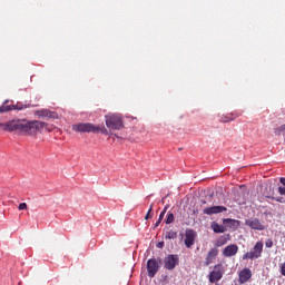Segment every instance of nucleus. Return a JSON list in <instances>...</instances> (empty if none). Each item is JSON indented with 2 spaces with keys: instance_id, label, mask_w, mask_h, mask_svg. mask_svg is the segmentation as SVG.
I'll list each match as a JSON object with an SVG mask.
<instances>
[{
  "instance_id": "obj_4",
  "label": "nucleus",
  "mask_w": 285,
  "mask_h": 285,
  "mask_svg": "<svg viewBox=\"0 0 285 285\" xmlns=\"http://www.w3.org/2000/svg\"><path fill=\"white\" fill-rule=\"evenodd\" d=\"M264 253V243L257 242L252 252H247L243 255V259H259Z\"/></svg>"
},
{
  "instance_id": "obj_26",
  "label": "nucleus",
  "mask_w": 285,
  "mask_h": 285,
  "mask_svg": "<svg viewBox=\"0 0 285 285\" xmlns=\"http://www.w3.org/2000/svg\"><path fill=\"white\" fill-rule=\"evenodd\" d=\"M168 210V207H165L164 209H163V212L160 213V215H159V218L158 219H160V220H163L164 219V217H165V215H166V212Z\"/></svg>"
},
{
  "instance_id": "obj_1",
  "label": "nucleus",
  "mask_w": 285,
  "mask_h": 285,
  "mask_svg": "<svg viewBox=\"0 0 285 285\" xmlns=\"http://www.w3.org/2000/svg\"><path fill=\"white\" fill-rule=\"evenodd\" d=\"M47 126L48 124L43 121H28L26 119H12L7 122H0L2 130L6 132H16V135H37Z\"/></svg>"
},
{
  "instance_id": "obj_32",
  "label": "nucleus",
  "mask_w": 285,
  "mask_h": 285,
  "mask_svg": "<svg viewBox=\"0 0 285 285\" xmlns=\"http://www.w3.org/2000/svg\"><path fill=\"white\" fill-rule=\"evenodd\" d=\"M159 224H161V220L158 218V220L155 224V228H157V226H159Z\"/></svg>"
},
{
  "instance_id": "obj_21",
  "label": "nucleus",
  "mask_w": 285,
  "mask_h": 285,
  "mask_svg": "<svg viewBox=\"0 0 285 285\" xmlns=\"http://www.w3.org/2000/svg\"><path fill=\"white\" fill-rule=\"evenodd\" d=\"M165 222L166 224H173V222H175V215L173 213H169Z\"/></svg>"
},
{
  "instance_id": "obj_24",
  "label": "nucleus",
  "mask_w": 285,
  "mask_h": 285,
  "mask_svg": "<svg viewBox=\"0 0 285 285\" xmlns=\"http://www.w3.org/2000/svg\"><path fill=\"white\" fill-rule=\"evenodd\" d=\"M279 273H281V275H283V277H285V263H282L279 265Z\"/></svg>"
},
{
  "instance_id": "obj_27",
  "label": "nucleus",
  "mask_w": 285,
  "mask_h": 285,
  "mask_svg": "<svg viewBox=\"0 0 285 285\" xmlns=\"http://www.w3.org/2000/svg\"><path fill=\"white\" fill-rule=\"evenodd\" d=\"M265 246H266V248H273V239H267L265 242Z\"/></svg>"
},
{
  "instance_id": "obj_29",
  "label": "nucleus",
  "mask_w": 285,
  "mask_h": 285,
  "mask_svg": "<svg viewBox=\"0 0 285 285\" xmlns=\"http://www.w3.org/2000/svg\"><path fill=\"white\" fill-rule=\"evenodd\" d=\"M278 193H279V195H285V187L279 186Z\"/></svg>"
},
{
  "instance_id": "obj_19",
  "label": "nucleus",
  "mask_w": 285,
  "mask_h": 285,
  "mask_svg": "<svg viewBox=\"0 0 285 285\" xmlns=\"http://www.w3.org/2000/svg\"><path fill=\"white\" fill-rule=\"evenodd\" d=\"M165 239H177V232L169 229L165 233Z\"/></svg>"
},
{
  "instance_id": "obj_11",
  "label": "nucleus",
  "mask_w": 285,
  "mask_h": 285,
  "mask_svg": "<svg viewBox=\"0 0 285 285\" xmlns=\"http://www.w3.org/2000/svg\"><path fill=\"white\" fill-rule=\"evenodd\" d=\"M253 277V272L250 268L245 267L238 273V282L239 284H246Z\"/></svg>"
},
{
  "instance_id": "obj_2",
  "label": "nucleus",
  "mask_w": 285,
  "mask_h": 285,
  "mask_svg": "<svg viewBox=\"0 0 285 285\" xmlns=\"http://www.w3.org/2000/svg\"><path fill=\"white\" fill-rule=\"evenodd\" d=\"M105 122L109 130H121L124 128V119L117 114L105 116Z\"/></svg>"
},
{
  "instance_id": "obj_13",
  "label": "nucleus",
  "mask_w": 285,
  "mask_h": 285,
  "mask_svg": "<svg viewBox=\"0 0 285 285\" xmlns=\"http://www.w3.org/2000/svg\"><path fill=\"white\" fill-rule=\"evenodd\" d=\"M217 255H219V249L217 248H212L209 249L206 258H205V266H210L217 259Z\"/></svg>"
},
{
  "instance_id": "obj_28",
  "label": "nucleus",
  "mask_w": 285,
  "mask_h": 285,
  "mask_svg": "<svg viewBox=\"0 0 285 285\" xmlns=\"http://www.w3.org/2000/svg\"><path fill=\"white\" fill-rule=\"evenodd\" d=\"M274 202H278V204H284V198L283 197H276V198H274Z\"/></svg>"
},
{
  "instance_id": "obj_15",
  "label": "nucleus",
  "mask_w": 285,
  "mask_h": 285,
  "mask_svg": "<svg viewBox=\"0 0 285 285\" xmlns=\"http://www.w3.org/2000/svg\"><path fill=\"white\" fill-rule=\"evenodd\" d=\"M246 226H249L253 230H264V225L257 218H250L245 222Z\"/></svg>"
},
{
  "instance_id": "obj_6",
  "label": "nucleus",
  "mask_w": 285,
  "mask_h": 285,
  "mask_svg": "<svg viewBox=\"0 0 285 285\" xmlns=\"http://www.w3.org/2000/svg\"><path fill=\"white\" fill-rule=\"evenodd\" d=\"M224 266L222 264H217L214 266V271H212L208 275V279L210 284H215L224 277Z\"/></svg>"
},
{
  "instance_id": "obj_9",
  "label": "nucleus",
  "mask_w": 285,
  "mask_h": 285,
  "mask_svg": "<svg viewBox=\"0 0 285 285\" xmlns=\"http://www.w3.org/2000/svg\"><path fill=\"white\" fill-rule=\"evenodd\" d=\"M218 117H219L220 124H230V121H235V119H237V117H242V112L233 111L230 114H223Z\"/></svg>"
},
{
  "instance_id": "obj_14",
  "label": "nucleus",
  "mask_w": 285,
  "mask_h": 285,
  "mask_svg": "<svg viewBox=\"0 0 285 285\" xmlns=\"http://www.w3.org/2000/svg\"><path fill=\"white\" fill-rule=\"evenodd\" d=\"M239 250V247L236 244L228 245L224 248L223 255L224 257H235Z\"/></svg>"
},
{
  "instance_id": "obj_18",
  "label": "nucleus",
  "mask_w": 285,
  "mask_h": 285,
  "mask_svg": "<svg viewBox=\"0 0 285 285\" xmlns=\"http://www.w3.org/2000/svg\"><path fill=\"white\" fill-rule=\"evenodd\" d=\"M210 228L214 230V233H226L224 225H219L217 222H213Z\"/></svg>"
},
{
  "instance_id": "obj_17",
  "label": "nucleus",
  "mask_w": 285,
  "mask_h": 285,
  "mask_svg": "<svg viewBox=\"0 0 285 285\" xmlns=\"http://www.w3.org/2000/svg\"><path fill=\"white\" fill-rule=\"evenodd\" d=\"M223 224L228 226V228H232V230H237V228H239V224L242 223L237 219L224 218Z\"/></svg>"
},
{
  "instance_id": "obj_7",
  "label": "nucleus",
  "mask_w": 285,
  "mask_h": 285,
  "mask_svg": "<svg viewBox=\"0 0 285 285\" xmlns=\"http://www.w3.org/2000/svg\"><path fill=\"white\" fill-rule=\"evenodd\" d=\"M179 266V256L175 254H169L164 258V268L166 271H175Z\"/></svg>"
},
{
  "instance_id": "obj_30",
  "label": "nucleus",
  "mask_w": 285,
  "mask_h": 285,
  "mask_svg": "<svg viewBox=\"0 0 285 285\" xmlns=\"http://www.w3.org/2000/svg\"><path fill=\"white\" fill-rule=\"evenodd\" d=\"M157 248H164V242H159V243H157Z\"/></svg>"
},
{
  "instance_id": "obj_10",
  "label": "nucleus",
  "mask_w": 285,
  "mask_h": 285,
  "mask_svg": "<svg viewBox=\"0 0 285 285\" xmlns=\"http://www.w3.org/2000/svg\"><path fill=\"white\" fill-rule=\"evenodd\" d=\"M226 210H228V208H226L225 206L217 205V206L206 207L203 210V213L204 215H219V213H226Z\"/></svg>"
},
{
  "instance_id": "obj_31",
  "label": "nucleus",
  "mask_w": 285,
  "mask_h": 285,
  "mask_svg": "<svg viewBox=\"0 0 285 285\" xmlns=\"http://www.w3.org/2000/svg\"><path fill=\"white\" fill-rule=\"evenodd\" d=\"M279 181H281V184H282L283 186H285V178H284V177H281Z\"/></svg>"
},
{
  "instance_id": "obj_3",
  "label": "nucleus",
  "mask_w": 285,
  "mask_h": 285,
  "mask_svg": "<svg viewBox=\"0 0 285 285\" xmlns=\"http://www.w3.org/2000/svg\"><path fill=\"white\" fill-rule=\"evenodd\" d=\"M72 130L75 132H92L94 135H97V132H99V125H95L91 122H79L72 125Z\"/></svg>"
},
{
  "instance_id": "obj_20",
  "label": "nucleus",
  "mask_w": 285,
  "mask_h": 285,
  "mask_svg": "<svg viewBox=\"0 0 285 285\" xmlns=\"http://www.w3.org/2000/svg\"><path fill=\"white\" fill-rule=\"evenodd\" d=\"M274 135L279 137L281 135H285V124L274 129Z\"/></svg>"
},
{
  "instance_id": "obj_25",
  "label": "nucleus",
  "mask_w": 285,
  "mask_h": 285,
  "mask_svg": "<svg viewBox=\"0 0 285 285\" xmlns=\"http://www.w3.org/2000/svg\"><path fill=\"white\" fill-rule=\"evenodd\" d=\"M150 213H153V204L149 206V210H148L147 215L145 216V219H150V217H153L150 215Z\"/></svg>"
},
{
  "instance_id": "obj_8",
  "label": "nucleus",
  "mask_w": 285,
  "mask_h": 285,
  "mask_svg": "<svg viewBox=\"0 0 285 285\" xmlns=\"http://www.w3.org/2000/svg\"><path fill=\"white\" fill-rule=\"evenodd\" d=\"M197 238V232L194 229H186L185 232V246L186 248H190L195 246V239Z\"/></svg>"
},
{
  "instance_id": "obj_16",
  "label": "nucleus",
  "mask_w": 285,
  "mask_h": 285,
  "mask_svg": "<svg viewBox=\"0 0 285 285\" xmlns=\"http://www.w3.org/2000/svg\"><path fill=\"white\" fill-rule=\"evenodd\" d=\"M41 119H55L57 117V114L53 111H50L48 109H41L36 112Z\"/></svg>"
},
{
  "instance_id": "obj_22",
  "label": "nucleus",
  "mask_w": 285,
  "mask_h": 285,
  "mask_svg": "<svg viewBox=\"0 0 285 285\" xmlns=\"http://www.w3.org/2000/svg\"><path fill=\"white\" fill-rule=\"evenodd\" d=\"M98 132H101V135H109L108 129H106V127L98 126Z\"/></svg>"
},
{
  "instance_id": "obj_12",
  "label": "nucleus",
  "mask_w": 285,
  "mask_h": 285,
  "mask_svg": "<svg viewBox=\"0 0 285 285\" xmlns=\"http://www.w3.org/2000/svg\"><path fill=\"white\" fill-rule=\"evenodd\" d=\"M8 104H9L8 100H6L2 104V106L0 107V114L10 112V110H23V108H26V106H23V105L17 104V105L9 106Z\"/></svg>"
},
{
  "instance_id": "obj_23",
  "label": "nucleus",
  "mask_w": 285,
  "mask_h": 285,
  "mask_svg": "<svg viewBox=\"0 0 285 285\" xmlns=\"http://www.w3.org/2000/svg\"><path fill=\"white\" fill-rule=\"evenodd\" d=\"M18 209H19V210H28V204L21 203V204L18 206Z\"/></svg>"
},
{
  "instance_id": "obj_5",
  "label": "nucleus",
  "mask_w": 285,
  "mask_h": 285,
  "mask_svg": "<svg viewBox=\"0 0 285 285\" xmlns=\"http://www.w3.org/2000/svg\"><path fill=\"white\" fill-rule=\"evenodd\" d=\"M161 266V258H151L147 261L148 277H155L159 273Z\"/></svg>"
}]
</instances>
